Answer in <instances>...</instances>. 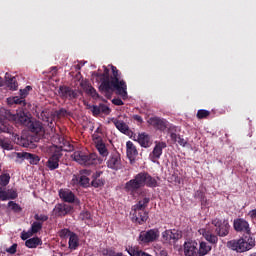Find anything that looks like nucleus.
<instances>
[{
    "instance_id": "obj_1",
    "label": "nucleus",
    "mask_w": 256,
    "mask_h": 256,
    "mask_svg": "<svg viewBox=\"0 0 256 256\" xmlns=\"http://www.w3.org/2000/svg\"><path fill=\"white\" fill-rule=\"evenodd\" d=\"M112 75H110V70L107 66H103V73H94L98 81H100L99 91L104 93L107 99H111L113 93L120 95L125 99L127 97V82L121 79V73L117 67L111 65Z\"/></svg>"
},
{
    "instance_id": "obj_2",
    "label": "nucleus",
    "mask_w": 256,
    "mask_h": 256,
    "mask_svg": "<svg viewBox=\"0 0 256 256\" xmlns=\"http://www.w3.org/2000/svg\"><path fill=\"white\" fill-rule=\"evenodd\" d=\"M141 187L155 188L159 187L157 179L151 176L148 172H140L133 179L126 182L125 191L131 195L137 193Z\"/></svg>"
},
{
    "instance_id": "obj_3",
    "label": "nucleus",
    "mask_w": 256,
    "mask_h": 256,
    "mask_svg": "<svg viewBox=\"0 0 256 256\" xmlns=\"http://www.w3.org/2000/svg\"><path fill=\"white\" fill-rule=\"evenodd\" d=\"M212 225L214 226V233L211 231H205L203 233L204 239L211 243L212 245H217L219 242V237H227L231 231V224H229L228 219L214 218L212 220Z\"/></svg>"
},
{
    "instance_id": "obj_4",
    "label": "nucleus",
    "mask_w": 256,
    "mask_h": 256,
    "mask_svg": "<svg viewBox=\"0 0 256 256\" xmlns=\"http://www.w3.org/2000/svg\"><path fill=\"white\" fill-rule=\"evenodd\" d=\"M227 247L232 251H236V253H245L255 247V238H253V236L244 235L240 239L228 241Z\"/></svg>"
},
{
    "instance_id": "obj_5",
    "label": "nucleus",
    "mask_w": 256,
    "mask_h": 256,
    "mask_svg": "<svg viewBox=\"0 0 256 256\" xmlns=\"http://www.w3.org/2000/svg\"><path fill=\"white\" fill-rule=\"evenodd\" d=\"M72 158L79 165L90 167V165H101L103 159L97 155V153H85L82 151H76L73 153Z\"/></svg>"
},
{
    "instance_id": "obj_6",
    "label": "nucleus",
    "mask_w": 256,
    "mask_h": 256,
    "mask_svg": "<svg viewBox=\"0 0 256 256\" xmlns=\"http://www.w3.org/2000/svg\"><path fill=\"white\" fill-rule=\"evenodd\" d=\"M149 201H151L150 198H143V200L138 201L136 205L133 206L134 209V217L133 220L135 223H138L139 225H143V223H146L149 219V213L145 211L147 209V205H149Z\"/></svg>"
},
{
    "instance_id": "obj_7",
    "label": "nucleus",
    "mask_w": 256,
    "mask_h": 256,
    "mask_svg": "<svg viewBox=\"0 0 256 256\" xmlns=\"http://www.w3.org/2000/svg\"><path fill=\"white\" fill-rule=\"evenodd\" d=\"M160 232L159 229L154 228L148 231H141L138 237V241L143 245H149V243H155L159 239Z\"/></svg>"
},
{
    "instance_id": "obj_8",
    "label": "nucleus",
    "mask_w": 256,
    "mask_h": 256,
    "mask_svg": "<svg viewBox=\"0 0 256 256\" xmlns=\"http://www.w3.org/2000/svg\"><path fill=\"white\" fill-rule=\"evenodd\" d=\"M181 237H183V234L179 230L169 229L162 232V241L167 245H175Z\"/></svg>"
},
{
    "instance_id": "obj_9",
    "label": "nucleus",
    "mask_w": 256,
    "mask_h": 256,
    "mask_svg": "<svg viewBox=\"0 0 256 256\" xmlns=\"http://www.w3.org/2000/svg\"><path fill=\"white\" fill-rule=\"evenodd\" d=\"M58 95L62 99L73 101L79 97V90L73 89L67 85H61L58 89Z\"/></svg>"
},
{
    "instance_id": "obj_10",
    "label": "nucleus",
    "mask_w": 256,
    "mask_h": 256,
    "mask_svg": "<svg viewBox=\"0 0 256 256\" xmlns=\"http://www.w3.org/2000/svg\"><path fill=\"white\" fill-rule=\"evenodd\" d=\"M234 231L237 233H245V235L251 236V227L249 222L243 218H237L233 222Z\"/></svg>"
},
{
    "instance_id": "obj_11",
    "label": "nucleus",
    "mask_w": 256,
    "mask_h": 256,
    "mask_svg": "<svg viewBox=\"0 0 256 256\" xmlns=\"http://www.w3.org/2000/svg\"><path fill=\"white\" fill-rule=\"evenodd\" d=\"M14 157H16V159H21V161H29L30 165H37L39 161H41V158H39L37 154L29 152H15Z\"/></svg>"
},
{
    "instance_id": "obj_12",
    "label": "nucleus",
    "mask_w": 256,
    "mask_h": 256,
    "mask_svg": "<svg viewBox=\"0 0 256 256\" xmlns=\"http://www.w3.org/2000/svg\"><path fill=\"white\" fill-rule=\"evenodd\" d=\"M163 149H167V143L156 142L155 147L149 156L152 163H157V161L161 159V155H163Z\"/></svg>"
},
{
    "instance_id": "obj_13",
    "label": "nucleus",
    "mask_w": 256,
    "mask_h": 256,
    "mask_svg": "<svg viewBox=\"0 0 256 256\" xmlns=\"http://www.w3.org/2000/svg\"><path fill=\"white\" fill-rule=\"evenodd\" d=\"M106 165L108 169H112V171H119V169H121V154H119V152L112 153L109 156Z\"/></svg>"
},
{
    "instance_id": "obj_14",
    "label": "nucleus",
    "mask_w": 256,
    "mask_h": 256,
    "mask_svg": "<svg viewBox=\"0 0 256 256\" xmlns=\"http://www.w3.org/2000/svg\"><path fill=\"white\" fill-rule=\"evenodd\" d=\"M199 244L197 241H187L184 243V255L185 256H197L199 255Z\"/></svg>"
},
{
    "instance_id": "obj_15",
    "label": "nucleus",
    "mask_w": 256,
    "mask_h": 256,
    "mask_svg": "<svg viewBox=\"0 0 256 256\" xmlns=\"http://www.w3.org/2000/svg\"><path fill=\"white\" fill-rule=\"evenodd\" d=\"M19 194H17V190L6 189L3 186H0V201H9L11 199H17Z\"/></svg>"
},
{
    "instance_id": "obj_16",
    "label": "nucleus",
    "mask_w": 256,
    "mask_h": 256,
    "mask_svg": "<svg viewBox=\"0 0 256 256\" xmlns=\"http://www.w3.org/2000/svg\"><path fill=\"white\" fill-rule=\"evenodd\" d=\"M148 123L158 131H165L167 129V121L157 116L149 118Z\"/></svg>"
},
{
    "instance_id": "obj_17",
    "label": "nucleus",
    "mask_w": 256,
    "mask_h": 256,
    "mask_svg": "<svg viewBox=\"0 0 256 256\" xmlns=\"http://www.w3.org/2000/svg\"><path fill=\"white\" fill-rule=\"evenodd\" d=\"M61 156L62 154L60 152L52 154L46 162V167H48L50 171H55V169H59V161H61Z\"/></svg>"
},
{
    "instance_id": "obj_18",
    "label": "nucleus",
    "mask_w": 256,
    "mask_h": 256,
    "mask_svg": "<svg viewBox=\"0 0 256 256\" xmlns=\"http://www.w3.org/2000/svg\"><path fill=\"white\" fill-rule=\"evenodd\" d=\"M101 175H103V171H96L92 174L90 185L94 187V189L105 186V178H101Z\"/></svg>"
},
{
    "instance_id": "obj_19",
    "label": "nucleus",
    "mask_w": 256,
    "mask_h": 256,
    "mask_svg": "<svg viewBox=\"0 0 256 256\" xmlns=\"http://www.w3.org/2000/svg\"><path fill=\"white\" fill-rule=\"evenodd\" d=\"M71 209L73 208L67 204H56L53 209V213L56 217H65V215L71 213Z\"/></svg>"
},
{
    "instance_id": "obj_20",
    "label": "nucleus",
    "mask_w": 256,
    "mask_h": 256,
    "mask_svg": "<svg viewBox=\"0 0 256 256\" xmlns=\"http://www.w3.org/2000/svg\"><path fill=\"white\" fill-rule=\"evenodd\" d=\"M59 197L65 203H75V201H77L75 194L71 190L60 189Z\"/></svg>"
},
{
    "instance_id": "obj_21",
    "label": "nucleus",
    "mask_w": 256,
    "mask_h": 256,
    "mask_svg": "<svg viewBox=\"0 0 256 256\" xmlns=\"http://www.w3.org/2000/svg\"><path fill=\"white\" fill-rule=\"evenodd\" d=\"M12 121H15L16 123H21V125H29L31 120L29 119V116L23 111H19L16 114L12 115L10 117Z\"/></svg>"
},
{
    "instance_id": "obj_22",
    "label": "nucleus",
    "mask_w": 256,
    "mask_h": 256,
    "mask_svg": "<svg viewBox=\"0 0 256 256\" xmlns=\"http://www.w3.org/2000/svg\"><path fill=\"white\" fill-rule=\"evenodd\" d=\"M126 153L130 161H135V159L139 155V152L137 151V147L131 141H128L126 143Z\"/></svg>"
},
{
    "instance_id": "obj_23",
    "label": "nucleus",
    "mask_w": 256,
    "mask_h": 256,
    "mask_svg": "<svg viewBox=\"0 0 256 256\" xmlns=\"http://www.w3.org/2000/svg\"><path fill=\"white\" fill-rule=\"evenodd\" d=\"M28 128L31 133H35L36 135L43 133V124L40 121H30L28 123Z\"/></svg>"
},
{
    "instance_id": "obj_24",
    "label": "nucleus",
    "mask_w": 256,
    "mask_h": 256,
    "mask_svg": "<svg viewBox=\"0 0 256 256\" xmlns=\"http://www.w3.org/2000/svg\"><path fill=\"white\" fill-rule=\"evenodd\" d=\"M112 123L115 125L116 129L120 131V133H124V135H127V133H129V125L123 122V120H117L114 118L112 119Z\"/></svg>"
},
{
    "instance_id": "obj_25",
    "label": "nucleus",
    "mask_w": 256,
    "mask_h": 256,
    "mask_svg": "<svg viewBox=\"0 0 256 256\" xmlns=\"http://www.w3.org/2000/svg\"><path fill=\"white\" fill-rule=\"evenodd\" d=\"M137 141L139 145L145 149H147V147H151V137L147 133L139 134Z\"/></svg>"
},
{
    "instance_id": "obj_26",
    "label": "nucleus",
    "mask_w": 256,
    "mask_h": 256,
    "mask_svg": "<svg viewBox=\"0 0 256 256\" xmlns=\"http://www.w3.org/2000/svg\"><path fill=\"white\" fill-rule=\"evenodd\" d=\"M39 245H43V240L39 237H33L25 241V246L28 249H37Z\"/></svg>"
},
{
    "instance_id": "obj_27",
    "label": "nucleus",
    "mask_w": 256,
    "mask_h": 256,
    "mask_svg": "<svg viewBox=\"0 0 256 256\" xmlns=\"http://www.w3.org/2000/svg\"><path fill=\"white\" fill-rule=\"evenodd\" d=\"M5 79L8 89H10V91H17L19 87V85L17 84V78L11 77L9 73H6Z\"/></svg>"
},
{
    "instance_id": "obj_28",
    "label": "nucleus",
    "mask_w": 256,
    "mask_h": 256,
    "mask_svg": "<svg viewBox=\"0 0 256 256\" xmlns=\"http://www.w3.org/2000/svg\"><path fill=\"white\" fill-rule=\"evenodd\" d=\"M69 249L75 251L79 247V236L75 232L71 233L68 241Z\"/></svg>"
},
{
    "instance_id": "obj_29",
    "label": "nucleus",
    "mask_w": 256,
    "mask_h": 256,
    "mask_svg": "<svg viewBox=\"0 0 256 256\" xmlns=\"http://www.w3.org/2000/svg\"><path fill=\"white\" fill-rule=\"evenodd\" d=\"M96 149L101 157H107V155H109V150H107V146L105 145V143H103V140H99L96 143Z\"/></svg>"
},
{
    "instance_id": "obj_30",
    "label": "nucleus",
    "mask_w": 256,
    "mask_h": 256,
    "mask_svg": "<svg viewBox=\"0 0 256 256\" xmlns=\"http://www.w3.org/2000/svg\"><path fill=\"white\" fill-rule=\"evenodd\" d=\"M7 101L8 105H21L22 107H25L26 105L25 98L19 96L8 98Z\"/></svg>"
},
{
    "instance_id": "obj_31",
    "label": "nucleus",
    "mask_w": 256,
    "mask_h": 256,
    "mask_svg": "<svg viewBox=\"0 0 256 256\" xmlns=\"http://www.w3.org/2000/svg\"><path fill=\"white\" fill-rule=\"evenodd\" d=\"M171 141H174V143H178L181 147H185L187 145V140L184 138H181V136L177 135L176 133L172 132L170 133Z\"/></svg>"
},
{
    "instance_id": "obj_32",
    "label": "nucleus",
    "mask_w": 256,
    "mask_h": 256,
    "mask_svg": "<svg viewBox=\"0 0 256 256\" xmlns=\"http://www.w3.org/2000/svg\"><path fill=\"white\" fill-rule=\"evenodd\" d=\"M0 147L3 148L5 151L13 150V144L9 138L0 139Z\"/></svg>"
},
{
    "instance_id": "obj_33",
    "label": "nucleus",
    "mask_w": 256,
    "mask_h": 256,
    "mask_svg": "<svg viewBox=\"0 0 256 256\" xmlns=\"http://www.w3.org/2000/svg\"><path fill=\"white\" fill-rule=\"evenodd\" d=\"M211 251V246L207 244V242H201L198 250L199 256H205L207 253Z\"/></svg>"
},
{
    "instance_id": "obj_34",
    "label": "nucleus",
    "mask_w": 256,
    "mask_h": 256,
    "mask_svg": "<svg viewBox=\"0 0 256 256\" xmlns=\"http://www.w3.org/2000/svg\"><path fill=\"white\" fill-rule=\"evenodd\" d=\"M79 182L80 187H83L84 189L91 187V179H89V177H87L86 175H81Z\"/></svg>"
},
{
    "instance_id": "obj_35",
    "label": "nucleus",
    "mask_w": 256,
    "mask_h": 256,
    "mask_svg": "<svg viewBox=\"0 0 256 256\" xmlns=\"http://www.w3.org/2000/svg\"><path fill=\"white\" fill-rule=\"evenodd\" d=\"M41 229H43V222L34 221L31 224L30 231L32 232L33 235L39 233V231H41Z\"/></svg>"
},
{
    "instance_id": "obj_36",
    "label": "nucleus",
    "mask_w": 256,
    "mask_h": 256,
    "mask_svg": "<svg viewBox=\"0 0 256 256\" xmlns=\"http://www.w3.org/2000/svg\"><path fill=\"white\" fill-rule=\"evenodd\" d=\"M11 181V176L9 174L0 175V187H7Z\"/></svg>"
},
{
    "instance_id": "obj_37",
    "label": "nucleus",
    "mask_w": 256,
    "mask_h": 256,
    "mask_svg": "<svg viewBox=\"0 0 256 256\" xmlns=\"http://www.w3.org/2000/svg\"><path fill=\"white\" fill-rule=\"evenodd\" d=\"M194 199H198V201H201L202 203L207 201V197L205 196V192L203 190H197L194 193Z\"/></svg>"
},
{
    "instance_id": "obj_38",
    "label": "nucleus",
    "mask_w": 256,
    "mask_h": 256,
    "mask_svg": "<svg viewBox=\"0 0 256 256\" xmlns=\"http://www.w3.org/2000/svg\"><path fill=\"white\" fill-rule=\"evenodd\" d=\"M211 115V112L205 109L198 110L196 117L197 119H207Z\"/></svg>"
},
{
    "instance_id": "obj_39",
    "label": "nucleus",
    "mask_w": 256,
    "mask_h": 256,
    "mask_svg": "<svg viewBox=\"0 0 256 256\" xmlns=\"http://www.w3.org/2000/svg\"><path fill=\"white\" fill-rule=\"evenodd\" d=\"M8 207H10L11 210L14 211V213H21V211H23L21 206L13 201L8 202Z\"/></svg>"
},
{
    "instance_id": "obj_40",
    "label": "nucleus",
    "mask_w": 256,
    "mask_h": 256,
    "mask_svg": "<svg viewBox=\"0 0 256 256\" xmlns=\"http://www.w3.org/2000/svg\"><path fill=\"white\" fill-rule=\"evenodd\" d=\"M86 93L91 95L93 99H99V93H97V90L93 86H88Z\"/></svg>"
},
{
    "instance_id": "obj_41",
    "label": "nucleus",
    "mask_w": 256,
    "mask_h": 256,
    "mask_svg": "<svg viewBox=\"0 0 256 256\" xmlns=\"http://www.w3.org/2000/svg\"><path fill=\"white\" fill-rule=\"evenodd\" d=\"M34 219L36 222H40L43 225V223H45V221H49V216H47L45 214H35Z\"/></svg>"
},
{
    "instance_id": "obj_42",
    "label": "nucleus",
    "mask_w": 256,
    "mask_h": 256,
    "mask_svg": "<svg viewBox=\"0 0 256 256\" xmlns=\"http://www.w3.org/2000/svg\"><path fill=\"white\" fill-rule=\"evenodd\" d=\"M71 233H73V232H71V230L64 228L59 231V237L61 239H66V237H71Z\"/></svg>"
},
{
    "instance_id": "obj_43",
    "label": "nucleus",
    "mask_w": 256,
    "mask_h": 256,
    "mask_svg": "<svg viewBox=\"0 0 256 256\" xmlns=\"http://www.w3.org/2000/svg\"><path fill=\"white\" fill-rule=\"evenodd\" d=\"M33 232L29 229L28 231H22L21 233V239L22 241H28L30 237H33Z\"/></svg>"
},
{
    "instance_id": "obj_44",
    "label": "nucleus",
    "mask_w": 256,
    "mask_h": 256,
    "mask_svg": "<svg viewBox=\"0 0 256 256\" xmlns=\"http://www.w3.org/2000/svg\"><path fill=\"white\" fill-rule=\"evenodd\" d=\"M100 105V113H103L104 115H109L111 113V108L105 104H99Z\"/></svg>"
},
{
    "instance_id": "obj_45",
    "label": "nucleus",
    "mask_w": 256,
    "mask_h": 256,
    "mask_svg": "<svg viewBox=\"0 0 256 256\" xmlns=\"http://www.w3.org/2000/svg\"><path fill=\"white\" fill-rule=\"evenodd\" d=\"M80 219H82V221H89V219H91V212L90 211L81 212Z\"/></svg>"
},
{
    "instance_id": "obj_46",
    "label": "nucleus",
    "mask_w": 256,
    "mask_h": 256,
    "mask_svg": "<svg viewBox=\"0 0 256 256\" xmlns=\"http://www.w3.org/2000/svg\"><path fill=\"white\" fill-rule=\"evenodd\" d=\"M102 256H114L115 255V250L109 249V248H104L101 251Z\"/></svg>"
},
{
    "instance_id": "obj_47",
    "label": "nucleus",
    "mask_w": 256,
    "mask_h": 256,
    "mask_svg": "<svg viewBox=\"0 0 256 256\" xmlns=\"http://www.w3.org/2000/svg\"><path fill=\"white\" fill-rule=\"evenodd\" d=\"M6 253H9L10 255H15V253H17V243H14L12 246L7 248Z\"/></svg>"
},
{
    "instance_id": "obj_48",
    "label": "nucleus",
    "mask_w": 256,
    "mask_h": 256,
    "mask_svg": "<svg viewBox=\"0 0 256 256\" xmlns=\"http://www.w3.org/2000/svg\"><path fill=\"white\" fill-rule=\"evenodd\" d=\"M92 114L94 115V117H97V115H101V108L100 105H93L92 106Z\"/></svg>"
},
{
    "instance_id": "obj_49",
    "label": "nucleus",
    "mask_w": 256,
    "mask_h": 256,
    "mask_svg": "<svg viewBox=\"0 0 256 256\" xmlns=\"http://www.w3.org/2000/svg\"><path fill=\"white\" fill-rule=\"evenodd\" d=\"M80 176L77 175H73L71 183L72 185L75 187V185H79L80 186V182H79Z\"/></svg>"
},
{
    "instance_id": "obj_50",
    "label": "nucleus",
    "mask_w": 256,
    "mask_h": 256,
    "mask_svg": "<svg viewBox=\"0 0 256 256\" xmlns=\"http://www.w3.org/2000/svg\"><path fill=\"white\" fill-rule=\"evenodd\" d=\"M112 103L113 105H118V106L124 105L123 100H121L120 98H114L112 100Z\"/></svg>"
},
{
    "instance_id": "obj_51",
    "label": "nucleus",
    "mask_w": 256,
    "mask_h": 256,
    "mask_svg": "<svg viewBox=\"0 0 256 256\" xmlns=\"http://www.w3.org/2000/svg\"><path fill=\"white\" fill-rule=\"evenodd\" d=\"M249 217L253 220V221H256V209H253L251 210L249 213H248Z\"/></svg>"
},
{
    "instance_id": "obj_52",
    "label": "nucleus",
    "mask_w": 256,
    "mask_h": 256,
    "mask_svg": "<svg viewBox=\"0 0 256 256\" xmlns=\"http://www.w3.org/2000/svg\"><path fill=\"white\" fill-rule=\"evenodd\" d=\"M133 120L137 121L138 123H143V117H141L139 115H134Z\"/></svg>"
},
{
    "instance_id": "obj_53",
    "label": "nucleus",
    "mask_w": 256,
    "mask_h": 256,
    "mask_svg": "<svg viewBox=\"0 0 256 256\" xmlns=\"http://www.w3.org/2000/svg\"><path fill=\"white\" fill-rule=\"evenodd\" d=\"M27 95H28L27 89L20 90V97L25 99V97H27Z\"/></svg>"
},
{
    "instance_id": "obj_54",
    "label": "nucleus",
    "mask_w": 256,
    "mask_h": 256,
    "mask_svg": "<svg viewBox=\"0 0 256 256\" xmlns=\"http://www.w3.org/2000/svg\"><path fill=\"white\" fill-rule=\"evenodd\" d=\"M81 175H85L87 177V175H91V170H87V169L82 170Z\"/></svg>"
},
{
    "instance_id": "obj_55",
    "label": "nucleus",
    "mask_w": 256,
    "mask_h": 256,
    "mask_svg": "<svg viewBox=\"0 0 256 256\" xmlns=\"http://www.w3.org/2000/svg\"><path fill=\"white\" fill-rule=\"evenodd\" d=\"M24 89H26L27 93L29 94V91H31L33 88L31 86H26Z\"/></svg>"
},
{
    "instance_id": "obj_56",
    "label": "nucleus",
    "mask_w": 256,
    "mask_h": 256,
    "mask_svg": "<svg viewBox=\"0 0 256 256\" xmlns=\"http://www.w3.org/2000/svg\"><path fill=\"white\" fill-rule=\"evenodd\" d=\"M2 131H3V132L6 131L4 126H0V133H1Z\"/></svg>"
},
{
    "instance_id": "obj_57",
    "label": "nucleus",
    "mask_w": 256,
    "mask_h": 256,
    "mask_svg": "<svg viewBox=\"0 0 256 256\" xmlns=\"http://www.w3.org/2000/svg\"><path fill=\"white\" fill-rule=\"evenodd\" d=\"M1 83H2V78L0 77V87H1Z\"/></svg>"
},
{
    "instance_id": "obj_58",
    "label": "nucleus",
    "mask_w": 256,
    "mask_h": 256,
    "mask_svg": "<svg viewBox=\"0 0 256 256\" xmlns=\"http://www.w3.org/2000/svg\"><path fill=\"white\" fill-rule=\"evenodd\" d=\"M250 256H256V252H255V253H253V254H251Z\"/></svg>"
},
{
    "instance_id": "obj_59",
    "label": "nucleus",
    "mask_w": 256,
    "mask_h": 256,
    "mask_svg": "<svg viewBox=\"0 0 256 256\" xmlns=\"http://www.w3.org/2000/svg\"><path fill=\"white\" fill-rule=\"evenodd\" d=\"M7 133H10V132H9V129H7Z\"/></svg>"
}]
</instances>
